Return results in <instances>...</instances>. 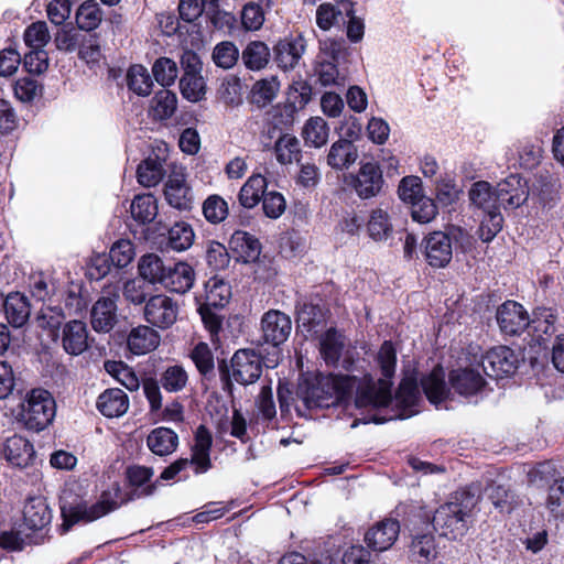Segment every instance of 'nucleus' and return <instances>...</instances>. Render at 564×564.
<instances>
[{
  "instance_id": "f257e3e1",
  "label": "nucleus",
  "mask_w": 564,
  "mask_h": 564,
  "mask_svg": "<svg viewBox=\"0 0 564 564\" xmlns=\"http://www.w3.org/2000/svg\"><path fill=\"white\" fill-rule=\"evenodd\" d=\"M352 393L356 394V405L359 408L387 406L391 401L388 384L382 382L376 389L370 380L364 384L355 376L316 375L304 378L296 391L307 409L329 408Z\"/></svg>"
},
{
  "instance_id": "f03ea898",
  "label": "nucleus",
  "mask_w": 564,
  "mask_h": 564,
  "mask_svg": "<svg viewBox=\"0 0 564 564\" xmlns=\"http://www.w3.org/2000/svg\"><path fill=\"white\" fill-rule=\"evenodd\" d=\"M476 498L468 491H457L451 500L440 506L433 517V527L440 535L456 540L467 532V520L476 506Z\"/></svg>"
},
{
  "instance_id": "7ed1b4c3",
  "label": "nucleus",
  "mask_w": 564,
  "mask_h": 564,
  "mask_svg": "<svg viewBox=\"0 0 564 564\" xmlns=\"http://www.w3.org/2000/svg\"><path fill=\"white\" fill-rule=\"evenodd\" d=\"M118 507L117 502L110 499V495L104 492L100 500L88 506L80 498L73 497L72 492L64 491L61 497V513L64 520L63 527L68 530L78 521L91 522L97 520Z\"/></svg>"
},
{
  "instance_id": "20e7f679",
  "label": "nucleus",
  "mask_w": 564,
  "mask_h": 564,
  "mask_svg": "<svg viewBox=\"0 0 564 564\" xmlns=\"http://www.w3.org/2000/svg\"><path fill=\"white\" fill-rule=\"evenodd\" d=\"M469 235L460 227L452 226L448 232L433 231L423 240L424 256L433 268H445L453 258L452 242L464 245L469 242Z\"/></svg>"
},
{
  "instance_id": "39448f33",
  "label": "nucleus",
  "mask_w": 564,
  "mask_h": 564,
  "mask_svg": "<svg viewBox=\"0 0 564 564\" xmlns=\"http://www.w3.org/2000/svg\"><path fill=\"white\" fill-rule=\"evenodd\" d=\"M55 412L52 394L44 389H33L22 404L20 416L26 429L39 432L52 423Z\"/></svg>"
},
{
  "instance_id": "423d86ee",
  "label": "nucleus",
  "mask_w": 564,
  "mask_h": 564,
  "mask_svg": "<svg viewBox=\"0 0 564 564\" xmlns=\"http://www.w3.org/2000/svg\"><path fill=\"white\" fill-rule=\"evenodd\" d=\"M180 304L166 294L150 296L143 306L144 321L161 330L171 328L177 321Z\"/></svg>"
},
{
  "instance_id": "0eeeda50",
  "label": "nucleus",
  "mask_w": 564,
  "mask_h": 564,
  "mask_svg": "<svg viewBox=\"0 0 564 564\" xmlns=\"http://www.w3.org/2000/svg\"><path fill=\"white\" fill-rule=\"evenodd\" d=\"M519 359L514 351L507 346L488 350L479 362L482 371L490 378L499 379L516 372Z\"/></svg>"
},
{
  "instance_id": "6e6552de",
  "label": "nucleus",
  "mask_w": 564,
  "mask_h": 564,
  "mask_svg": "<svg viewBox=\"0 0 564 564\" xmlns=\"http://www.w3.org/2000/svg\"><path fill=\"white\" fill-rule=\"evenodd\" d=\"M262 373V358L252 349H239L231 358V377L240 384L256 382Z\"/></svg>"
},
{
  "instance_id": "1a4fd4ad",
  "label": "nucleus",
  "mask_w": 564,
  "mask_h": 564,
  "mask_svg": "<svg viewBox=\"0 0 564 564\" xmlns=\"http://www.w3.org/2000/svg\"><path fill=\"white\" fill-rule=\"evenodd\" d=\"M305 50V37L301 33L291 34L279 40L273 46V58L281 69L291 70L299 65Z\"/></svg>"
},
{
  "instance_id": "9d476101",
  "label": "nucleus",
  "mask_w": 564,
  "mask_h": 564,
  "mask_svg": "<svg viewBox=\"0 0 564 564\" xmlns=\"http://www.w3.org/2000/svg\"><path fill=\"white\" fill-rule=\"evenodd\" d=\"M349 184L361 199L372 198L382 189V172L377 163H364L358 173L350 176Z\"/></svg>"
},
{
  "instance_id": "9b49d317",
  "label": "nucleus",
  "mask_w": 564,
  "mask_h": 564,
  "mask_svg": "<svg viewBox=\"0 0 564 564\" xmlns=\"http://www.w3.org/2000/svg\"><path fill=\"white\" fill-rule=\"evenodd\" d=\"M291 329V318L280 311L271 310L262 316V338L267 344L275 347L283 344L290 336Z\"/></svg>"
},
{
  "instance_id": "f8f14e48",
  "label": "nucleus",
  "mask_w": 564,
  "mask_h": 564,
  "mask_svg": "<svg viewBox=\"0 0 564 564\" xmlns=\"http://www.w3.org/2000/svg\"><path fill=\"white\" fill-rule=\"evenodd\" d=\"M497 323L502 333L519 335L530 326V319L523 306L513 301L505 302L497 310Z\"/></svg>"
},
{
  "instance_id": "ddd939ff",
  "label": "nucleus",
  "mask_w": 564,
  "mask_h": 564,
  "mask_svg": "<svg viewBox=\"0 0 564 564\" xmlns=\"http://www.w3.org/2000/svg\"><path fill=\"white\" fill-rule=\"evenodd\" d=\"M498 198L503 208H518L522 206L529 197V187L527 181L518 174H511L497 184Z\"/></svg>"
},
{
  "instance_id": "4468645a",
  "label": "nucleus",
  "mask_w": 564,
  "mask_h": 564,
  "mask_svg": "<svg viewBox=\"0 0 564 564\" xmlns=\"http://www.w3.org/2000/svg\"><path fill=\"white\" fill-rule=\"evenodd\" d=\"M118 294H108L99 297L90 311L91 327L98 333L110 332L117 323Z\"/></svg>"
},
{
  "instance_id": "2eb2a0df",
  "label": "nucleus",
  "mask_w": 564,
  "mask_h": 564,
  "mask_svg": "<svg viewBox=\"0 0 564 564\" xmlns=\"http://www.w3.org/2000/svg\"><path fill=\"white\" fill-rule=\"evenodd\" d=\"M1 454L13 466L25 468L35 458L33 445L21 435H12L1 444Z\"/></svg>"
},
{
  "instance_id": "dca6fc26",
  "label": "nucleus",
  "mask_w": 564,
  "mask_h": 564,
  "mask_svg": "<svg viewBox=\"0 0 564 564\" xmlns=\"http://www.w3.org/2000/svg\"><path fill=\"white\" fill-rule=\"evenodd\" d=\"M400 532L399 522L392 519H384L370 528L365 541L373 551L382 552L393 545Z\"/></svg>"
},
{
  "instance_id": "f3484780",
  "label": "nucleus",
  "mask_w": 564,
  "mask_h": 564,
  "mask_svg": "<svg viewBox=\"0 0 564 564\" xmlns=\"http://www.w3.org/2000/svg\"><path fill=\"white\" fill-rule=\"evenodd\" d=\"M448 381L451 388L464 397L480 392L486 384L482 375L475 368H458L452 370L448 376Z\"/></svg>"
},
{
  "instance_id": "a211bd4d",
  "label": "nucleus",
  "mask_w": 564,
  "mask_h": 564,
  "mask_svg": "<svg viewBox=\"0 0 564 564\" xmlns=\"http://www.w3.org/2000/svg\"><path fill=\"white\" fill-rule=\"evenodd\" d=\"M195 281V271L186 262L169 263L162 286L171 292L184 294Z\"/></svg>"
},
{
  "instance_id": "6ab92c4d",
  "label": "nucleus",
  "mask_w": 564,
  "mask_h": 564,
  "mask_svg": "<svg viewBox=\"0 0 564 564\" xmlns=\"http://www.w3.org/2000/svg\"><path fill=\"white\" fill-rule=\"evenodd\" d=\"M165 199L173 208L178 210H189L193 205V195L187 186L183 174L175 173L171 175L165 183Z\"/></svg>"
},
{
  "instance_id": "aec40b11",
  "label": "nucleus",
  "mask_w": 564,
  "mask_h": 564,
  "mask_svg": "<svg viewBox=\"0 0 564 564\" xmlns=\"http://www.w3.org/2000/svg\"><path fill=\"white\" fill-rule=\"evenodd\" d=\"M24 524L33 531L42 530L52 521V512L45 498L37 496L29 498L23 508Z\"/></svg>"
},
{
  "instance_id": "412c9836",
  "label": "nucleus",
  "mask_w": 564,
  "mask_h": 564,
  "mask_svg": "<svg viewBox=\"0 0 564 564\" xmlns=\"http://www.w3.org/2000/svg\"><path fill=\"white\" fill-rule=\"evenodd\" d=\"M62 345L64 350L73 356L83 354L88 348V333L82 321H69L63 327Z\"/></svg>"
},
{
  "instance_id": "4be33fe9",
  "label": "nucleus",
  "mask_w": 564,
  "mask_h": 564,
  "mask_svg": "<svg viewBox=\"0 0 564 564\" xmlns=\"http://www.w3.org/2000/svg\"><path fill=\"white\" fill-rule=\"evenodd\" d=\"M151 325H139L128 336V347L134 355H145L154 350L161 341L159 333Z\"/></svg>"
},
{
  "instance_id": "5701e85b",
  "label": "nucleus",
  "mask_w": 564,
  "mask_h": 564,
  "mask_svg": "<svg viewBox=\"0 0 564 564\" xmlns=\"http://www.w3.org/2000/svg\"><path fill=\"white\" fill-rule=\"evenodd\" d=\"M212 442L209 431L204 425H199L195 434V444L192 449V457L188 459L189 464L195 466L196 474L206 473L212 467L209 456Z\"/></svg>"
},
{
  "instance_id": "b1692460",
  "label": "nucleus",
  "mask_w": 564,
  "mask_h": 564,
  "mask_svg": "<svg viewBox=\"0 0 564 564\" xmlns=\"http://www.w3.org/2000/svg\"><path fill=\"white\" fill-rule=\"evenodd\" d=\"M97 408L107 417H119L128 411L129 398L121 389H107L98 397Z\"/></svg>"
},
{
  "instance_id": "393cba45",
  "label": "nucleus",
  "mask_w": 564,
  "mask_h": 564,
  "mask_svg": "<svg viewBox=\"0 0 564 564\" xmlns=\"http://www.w3.org/2000/svg\"><path fill=\"white\" fill-rule=\"evenodd\" d=\"M357 158L355 144L349 140L340 139L332 144L326 161L334 170H347L356 162Z\"/></svg>"
},
{
  "instance_id": "a878e982",
  "label": "nucleus",
  "mask_w": 564,
  "mask_h": 564,
  "mask_svg": "<svg viewBox=\"0 0 564 564\" xmlns=\"http://www.w3.org/2000/svg\"><path fill=\"white\" fill-rule=\"evenodd\" d=\"M230 249L243 262L256 261L261 252V243L259 240L247 231L237 230L229 240Z\"/></svg>"
},
{
  "instance_id": "bb28decb",
  "label": "nucleus",
  "mask_w": 564,
  "mask_h": 564,
  "mask_svg": "<svg viewBox=\"0 0 564 564\" xmlns=\"http://www.w3.org/2000/svg\"><path fill=\"white\" fill-rule=\"evenodd\" d=\"M149 449L159 456H166L174 453L178 445L177 434L164 426L156 427L147 437Z\"/></svg>"
},
{
  "instance_id": "cd10ccee",
  "label": "nucleus",
  "mask_w": 564,
  "mask_h": 564,
  "mask_svg": "<svg viewBox=\"0 0 564 564\" xmlns=\"http://www.w3.org/2000/svg\"><path fill=\"white\" fill-rule=\"evenodd\" d=\"M7 319L14 327L23 326L31 313L28 297L19 292L9 294L2 303Z\"/></svg>"
},
{
  "instance_id": "c85d7f7f",
  "label": "nucleus",
  "mask_w": 564,
  "mask_h": 564,
  "mask_svg": "<svg viewBox=\"0 0 564 564\" xmlns=\"http://www.w3.org/2000/svg\"><path fill=\"white\" fill-rule=\"evenodd\" d=\"M421 386L432 403L442 402L449 394V388L445 382V371L441 366L434 367L427 376L423 377Z\"/></svg>"
},
{
  "instance_id": "c756f323",
  "label": "nucleus",
  "mask_w": 564,
  "mask_h": 564,
  "mask_svg": "<svg viewBox=\"0 0 564 564\" xmlns=\"http://www.w3.org/2000/svg\"><path fill=\"white\" fill-rule=\"evenodd\" d=\"M470 203L484 213L494 209H500V200L497 189L486 181L474 183L468 192Z\"/></svg>"
},
{
  "instance_id": "7c9ffc66",
  "label": "nucleus",
  "mask_w": 564,
  "mask_h": 564,
  "mask_svg": "<svg viewBox=\"0 0 564 564\" xmlns=\"http://www.w3.org/2000/svg\"><path fill=\"white\" fill-rule=\"evenodd\" d=\"M164 162L165 159L158 154L148 156L138 166V182L145 187L158 185L165 175Z\"/></svg>"
},
{
  "instance_id": "2f4dec72",
  "label": "nucleus",
  "mask_w": 564,
  "mask_h": 564,
  "mask_svg": "<svg viewBox=\"0 0 564 564\" xmlns=\"http://www.w3.org/2000/svg\"><path fill=\"white\" fill-rule=\"evenodd\" d=\"M167 268L169 264L155 253L143 254L138 262L140 276L151 284L162 285Z\"/></svg>"
},
{
  "instance_id": "473e14b6",
  "label": "nucleus",
  "mask_w": 564,
  "mask_h": 564,
  "mask_svg": "<svg viewBox=\"0 0 564 564\" xmlns=\"http://www.w3.org/2000/svg\"><path fill=\"white\" fill-rule=\"evenodd\" d=\"M367 230L375 241H386L392 236L393 225L388 208L380 206L371 210Z\"/></svg>"
},
{
  "instance_id": "72a5a7b5",
  "label": "nucleus",
  "mask_w": 564,
  "mask_h": 564,
  "mask_svg": "<svg viewBox=\"0 0 564 564\" xmlns=\"http://www.w3.org/2000/svg\"><path fill=\"white\" fill-rule=\"evenodd\" d=\"M378 362L381 368V372L384 379H380L377 383L372 380L370 376H365L364 379H359L364 384H366L370 379V384H373L376 389L380 387V383L384 382L389 387V391L391 392V382L390 378L393 377L397 364V354L395 349L390 341H384L378 352ZM392 397V394L390 393Z\"/></svg>"
},
{
  "instance_id": "f704fd0d",
  "label": "nucleus",
  "mask_w": 564,
  "mask_h": 564,
  "mask_svg": "<svg viewBox=\"0 0 564 564\" xmlns=\"http://www.w3.org/2000/svg\"><path fill=\"white\" fill-rule=\"evenodd\" d=\"M274 154L282 165L299 163L302 158L300 140L289 133L280 135L274 143Z\"/></svg>"
},
{
  "instance_id": "c9c22d12",
  "label": "nucleus",
  "mask_w": 564,
  "mask_h": 564,
  "mask_svg": "<svg viewBox=\"0 0 564 564\" xmlns=\"http://www.w3.org/2000/svg\"><path fill=\"white\" fill-rule=\"evenodd\" d=\"M271 52L262 41H251L241 53V59L246 68L250 70L263 69L270 61Z\"/></svg>"
},
{
  "instance_id": "e433bc0d",
  "label": "nucleus",
  "mask_w": 564,
  "mask_h": 564,
  "mask_svg": "<svg viewBox=\"0 0 564 564\" xmlns=\"http://www.w3.org/2000/svg\"><path fill=\"white\" fill-rule=\"evenodd\" d=\"M267 178L260 174L251 175L240 188L238 199L245 208H253L262 199L267 188Z\"/></svg>"
},
{
  "instance_id": "4c0bfd02",
  "label": "nucleus",
  "mask_w": 564,
  "mask_h": 564,
  "mask_svg": "<svg viewBox=\"0 0 564 564\" xmlns=\"http://www.w3.org/2000/svg\"><path fill=\"white\" fill-rule=\"evenodd\" d=\"M231 297V288L229 283L217 276L210 278L205 283L204 304L214 306V308H223L228 304Z\"/></svg>"
},
{
  "instance_id": "58836bf2",
  "label": "nucleus",
  "mask_w": 564,
  "mask_h": 564,
  "mask_svg": "<svg viewBox=\"0 0 564 564\" xmlns=\"http://www.w3.org/2000/svg\"><path fill=\"white\" fill-rule=\"evenodd\" d=\"M329 128L322 117L310 118L303 129L302 137L307 145L321 148L328 141Z\"/></svg>"
},
{
  "instance_id": "ea45409f",
  "label": "nucleus",
  "mask_w": 564,
  "mask_h": 564,
  "mask_svg": "<svg viewBox=\"0 0 564 564\" xmlns=\"http://www.w3.org/2000/svg\"><path fill=\"white\" fill-rule=\"evenodd\" d=\"M345 347V337L336 329H328L321 339V354L328 365H336Z\"/></svg>"
},
{
  "instance_id": "a19ab883",
  "label": "nucleus",
  "mask_w": 564,
  "mask_h": 564,
  "mask_svg": "<svg viewBox=\"0 0 564 564\" xmlns=\"http://www.w3.org/2000/svg\"><path fill=\"white\" fill-rule=\"evenodd\" d=\"M126 82L128 88L138 96L145 97L149 96L152 91V78L148 69L140 64H135L129 67L126 75Z\"/></svg>"
},
{
  "instance_id": "79ce46f5",
  "label": "nucleus",
  "mask_w": 564,
  "mask_h": 564,
  "mask_svg": "<svg viewBox=\"0 0 564 564\" xmlns=\"http://www.w3.org/2000/svg\"><path fill=\"white\" fill-rule=\"evenodd\" d=\"M195 234L187 223H175L167 231V246L177 252L187 250L194 242Z\"/></svg>"
},
{
  "instance_id": "37998d69",
  "label": "nucleus",
  "mask_w": 564,
  "mask_h": 564,
  "mask_svg": "<svg viewBox=\"0 0 564 564\" xmlns=\"http://www.w3.org/2000/svg\"><path fill=\"white\" fill-rule=\"evenodd\" d=\"M280 89V83L275 76L256 82L251 89V101L262 108L273 101Z\"/></svg>"
},
{
  "instance_id": "c03bdc74",
  "label": "nucleus",
  "mask_w": 564,
  "mask_h": 564,
  "mask_svg": "<svg viewBox=\"0 0 564 564\" xmlns=\"http://www.w3.org/2000/svg\"><path fill=\"white\" fill-rule=\"evenodd\" d=\"M130 212L137 221L141 224L151 223L158 215L156 199L151 194L138 195L131 203Z\"/></svg>"
},
{
  "instance_id": "a18cd8bd",
  "label": "nucleus",
  "mask_w": 564,
  "mask_h": 564,
  "mask_svg": "<svg viewBox=\"0 0 564 564\" xmlns=\"http://www.w3.org/2000/svg\"><path fill=\"white\" fill-rule=\"evenodd\" d=\"M102 11L95 0L85 1L76 12V23L79 30L93 31L99 26Z\"/></svg>"
},
{
  "instance_id": "49530a36",
  "label": "nucleus",
  "mask_w": 564,
  "mask_h": 564,
  "mask_svg": "<svg viewBox=\"0 0 564 564\" xmlns=\"http://www.w3.org/2000/svg\"><path fill=\"white\" fill-rule=\"evenodd\" d=\"M486 492L495 508L501 513H510L517 505L514 494L502 485L490 484L486 488Z\"/></svg>"
},
{
  "instance_id": "de8ad7c7",
  "label": "nucleus",
  "mask_w": 564,
  "mask_h": 564,
  "mask_svg": "<svg viewBox=\"0 0 564 564\" xmlns=\"http://www.w3.org/2000/svg\"><path fill=\"white\" fill-rule=\"evenodd\" d=\"M177 106L176 95L167 89L159 90L152 99V111L155 119L165 120L171 118Z\"/></svg>"
},
{
  "instance_id": "09e8293b",
  "label": "nucleus",
  "mask_w": 564,
  "mask_h": 564,
  "mask_svg": "<svg viewBox=\"0 0 564 564\" xmlns=\"http://www.w3.org/2000/svg\"><path fill=\"white\" fill-rule=\"evenodd\" d=\"M183 97L192 102L202 100L206 94V84L202 74L183 75L180 79Z\"/></svg>"
},
{
  "instance_id": "8fccbe9b",
  "label": "nucleus",
  "mask_w": 564,
  "mask_h": 564,
  "mask_svg": "<svg viewBox=\"0 0 564 564\" xmlns=\"http://www.w3.org/2000/svg\"><path fill=\"white\" fill-rule=\"evenodd\" d=\"M187 382V371L178 365L167 367L160 377V383L167 392H180L186 387Z\"/></svg>"
},
{
  "instance_id": "3c124183",
  "label": "nucleus",
  "mask_w": 564,
  "mask_h": 564,
  "mask_svg": "<svg viewBox=\"0 0 564 564\" xmlns=\"http://www.w3.org/2000/svg\"><path fill=\"white\" fill-rule=\"evenodd\" d=\"M239 55V50L234 42L223 41L214 47L212 58L218 67L230 69L237 64Z\"/></svg>"
},
{
  "instance_id": "603ef678",
  "label": "nucleus",
  "mask_w": 564,
  "mask_h": 564,
  "mask_svg": "<svg viewBox=\"0 0 564 564\" xmlns=\"http://www.w3.org/2000/svg\"><path fill=\"white\" fill-rule=\"evenodd\" d=\"M152 73L155 80L161 86L167 87L173 85L177 78L178 68L173 59L169 57H160L154 62Z\"/></svg>"
},
{
  "instance_id": "864d4df0",
  "label": "nucleus",
  "mask_w": 564,
  "mask_h": 564,
  "mask_svg": "<svg viewBox=\"0 0 564 564\" xmlns=\"http://www.w3.org/2000/svg\"><path fill=\"white\" fill-rule=\"evenodd\" d=\"M203 214L210 224H219L228 216V204L219 195H210L203 203Z\"/></svg>"
},
{
  "instance_id": "5fc2aeb1",
  "label": "nucleus",
  "mask_w": 564,
  "mask_h": 564,
  "mask_svg": "<svg viewBox=\"0 0 564 564\" xmlns=\"http://www.w3.org/2000/svg\"><path fill=\"white\" fill-rule=\"evenodd\" d=\"M434 536L431 533L415 535L411 544V556L421 562L430 561L436 555Z\"/></svg>"
},
{
  "instance_id": "6e6d98bb",
  "label": "nucleus",
  "mask_w": 564,
  "mask_h": 564,
  "mask_svg": "<svg viewBox=\"0 0 564 564\" xmlns=\"http://www.w3.org/2000/svg\"><path fill=\"white\" fill-rule=\"evenodd\" d=\"M23 39L30 48L43 50L51 39L47 24L44 21L32 23L25 29Z\"/></svg>"
},
{
  "instance_id": "4d7b16f0",
  "label": "nucleus",
  "mask_w": 564,
  "mask_h": 564,
  "mask_svg": "<svg viewBox=\"0 0 564 564\" xmlns=\"http://www.w3.org/2000/svg\"><path fill=\"white\" fill-rule=\"evenodd\" d=\"M219 100L228 107L242 104L241 84L236 77L224 79L218 88Z\"/></svg>"
},
{
  "instance_id": "13d9d810",
  "label": "nucleus",
  "mask_w": 564,
  "mask_h": 564,
  "mask_svg": "<svg viewBox=\"0 0 564 564\" xmlns=\"http://www.w3.org/2000/svg\"><path fill=\"white\" fill-rule=\"evenodd\" d=\"M503 217L500 209L485 212V217L479 228V237L484 242L491 241L502 229Z\"/></svg>"
},
{
  "instance_id": "bf43d9fd",
  "label": "nucleus",
  "mask_w": 564,
  "mask_h": 564,
  "mask_svg": "<svg viewBox=\"0 0 564 564\" xmlns=\"http://www.w3.org/2000/svg\"><path fill=\"white\" fill-rule=\"evenodd\" d=\"M84 40L85 34L70 26L59 29L54 36L56 47L65 52L77 50Z\"/></svg>"
},
{
  "instance_id": "052dcab7",
  "label": "nucleus",
  "mask_w": 564,
  "mask_h": 564,
  "mask_svg": "<svg viewBox=\"0 0 564 564\" xmlns=\"http://www.w3.org/2000/svg\"><path fill=\"white\" fill-rule=\"evenodd\" d=\"M437 206L433 199L421 196L411 204V215L413 220L420 224H427L432 221L437 215Z\"/></svg>"
},
{
  "instance_id": "680f3d73",
  "label": "nucleus",
  "mask_w": 564,
  "mask_h": 564,
  "mask_svg": "<svg viewBox=\"0 0 564 564\" xmlns=\"http://www.w3.org/2000/svg\"><path fill=\"white\" fill-rule=\"evenodd\" d=\"M134 258V248L130 240L116 241L109 251V259L117 268L127 267Z\"/></svg>"
},
{
  "instance_id": "e2e57ef3",
  "label": "nucleus",
  "mask_w": 564,
  "mask_h": 564,
  "mask_svg": "<svg viewBox=\"0 0 564 564\" xmlns=\"http://www.w3.org/2000/svg\"><path fill=\"white\" fill-rule=\"evenodd\" d=\"M241 23L247 31H258L264 23L262 7L256 2H248L241 10Z\"/></svg>"
},
{
  "instance_id": "0e129e2a",
  "label": "nucleus",
  "mask_w": 564,
  "mask_h": 564,
  "mask_svg": "<svg viewBox=\"0 0 564 564\" xmlns=\"http://www.w3.org/2000/svg\"><path fill=\"white\" fill-rule=\"evenodd\" d=\"M436 199L442 206L454 205L460 197L462 189L452 178H442L437 182Z\"/></svg>"
},
{
  "instance_id": "69168bd1",
  "label": "nucleus",
  "mask_w": 564,
  "mask_h": 564,
  "mask_svg": "<svg viewBox=\"0 0 564 564\" xmlns=\"http://www.w3.org/2000/svg\"><path fill=\"white\" fill-rule=\"evenodd\" d=\"M286 203L284 196L275 191L265 192L262 196V209L267 217L276 219L285 212Z\"/></svg>"
},
{
  "instance_id": "338daca9",
  "label": "nucleus",
  "mask_w": 564,
  "mask_h": 564,
  "mask_svg": "<svg viewBox=\"0 0 564 564\" xmlns=\"http://www.w3.org/2000/svg\"><path fill=\"white\" fill-rule=\"evenodd\" d=\"M197 370L202 375H207L214 369V356L206 343H198L191 352Z\"/></svg>"
},
{
  "instance_id": "774afa93",
  "label": "nucleus",
  "mask_w": 564,
  "mask_h": 564,
  "mask_svg": "<svg viewBox=\"0 0 564 564\" xmlns=\"http://www.w3.org/2000/svg\"><path fill=\"white\" fill-rule=\"evenodd\" d=\"M546 506L555 516L564 514V477L550 486Z\"/></svg>"
}]
</instances>
